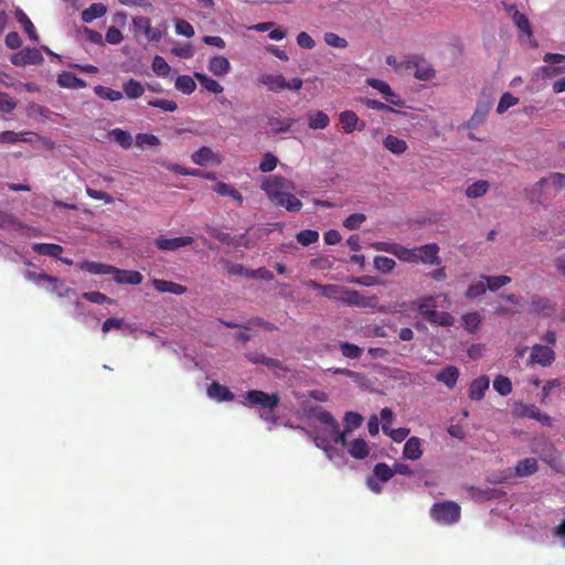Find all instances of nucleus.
Listing matches in <instances>:
<instances>
[{
  "label": "nucleus",
  "mask_w": 565,
  "mask_h": 565,
  "mask_svg": "<svg viewBox=\"0 0 565 565\" xmlns=\"http://www.w3.org/2000/svg\"><path fill=\"white\" fill-rule=\"evenodd\" d=\"M262 188L275 206L285 207L289 212L300 211L302 203L291 194L294 186L287 179H265Z\"/></svg>",
  "instance_id": "nucleus-1"
},
{
  "label": "nucleus",
  "mask_w": 565,
  "mask_h": 565,
  "mask_svg": "<svg viewBox=\"0 0 565 565\" xmlns=\"http://www.w3.org/2000/svg\"><path fill=\"white\" fill-rule=\"evenodd\" d=\"M279 403L280 396L278 393L269 394L260 390H250L246 392L243 405L249 408L258 407L265 411V414H262L260 417L266 422L275 424L277 417L274 415V411L278 407Z\"/></svg>",
  "instance_id": "nucleus-2"
},
{
  "label": "nucleus",
  "mask_w": 565,
  "mask_h": 565,
  "mask_svg": "<svg viewBox=\"0 0 565 565\" xmlns=\"http://www.w3.org/2000/svg\"><path fill=\"white\" fill-rule=\"evenodd\" d=\"M430 515L438 523L451 525L460 520L461 509L454 501L437 502L433 504Z\"/></svg>",
  "instance_id": "nucleus-3"
},
{
  "label": "nucleus",
  "mask_w": 565,
  "mask_h": 565,
  "mask_svg": "<svg viewBox=\"0 0 565 565\" xmlns=\"http://www.w3.org/2000/svg\"><path fill=\"white\" fill-rule=\"evenodd\" d=\"M540 179L534 188L529 192V199L531 202L543 203V201L552 193L563 189L565 186V179Z\"/></svg>",
  "instance_id": "nucleus-4"
},
{
  "label": "nucleus",
  "mask_w": 565,
  "mask_h": 565,
  "mask_svg": "<svg viewBox=\"0 0 565 565\" xmlns=\"http://www.w3.org/2000/svg\"><path fill=\"white\" fill-rule=\"evenodd\" d=\"M540 459L554 472L565 476V461L562 452L553 445L546 444L539 452Z\"/></svg>",
  "instance_id": "nucleus-5"
},
{
  "label": "nucleus",
  "mask_w": 565,
  "mask_h": 565,
  "mask_svg": "<svg viewBox=\"0 0 565 565\" xmlns=\"http://www.w3.org/2000/svg\"><path fill=\"white\" fill-rule=\"evenodd\" d=\"M14 66L23 67L26 65H41L44 57L41 50L35 47H24L23 50L13 53L10 58Z\"/></svg>",
  "instance_id": "nucleus-6"
},
{
  "label": "nucleus",
  "mask_w": 565,
  "mask_h": 565,
  "mask_svg": "<svg viewBox=\"0 0 565 565\" xmlns=\"http://www.w3.org/2000/svg\"><path fill=\"white\" fill-rule=\"evenodd\" d=\"M555 361V352L552 348L542 344H534L530 354L529 363L541 366H550Z\"/></svg>",
  "instance_id": "nucleus-7"
},
{
  "label": "nucleus",
  "mask_w": 565,
  "mask_h": 565,
  "mask_svg": "<svg viewBox=\"0 0 565 565\" xmlns=\"http://www.w3.org/2000/svg\"><path fill=\"white\" fill-rule=\"evenodd\" d=\"M416 262L415 263H424L429 265H439V247L435 243L426 244L420 247L415 248Z\"/></svg>",
  "instance_id": "nucleus-8"
},
{
  "label": "nucleus",
  "mask_w": 565,
  "mask_h": 565,
  "mask_svg": "<svg viewBox=\"0 0 565 565\" xmlns=\"http://www.w3.org/2000/svg\"><path fill=\"white\" fill-rule=\"evenodd\" d=\"M530 311L547 318L555 313L556 305L548 298L535 296L531 299Z\"/></svg>",
  "instance_id": "nucleus-9"
},
{
  "label": "nucleus",
  "mask_w": 565,
  "mask_h": 565,
  "mask_svg": "<svg viewBox=\"0 0 565 565\" xmlns=\"http://www.w3.org/2000/svg\"><path fill=\"white\" fill-rule=\"evenodd\" d=\"M503 6L505 11L511 15V19L513 23L518 26V29L529 38L532 36V28L525 14L520 12L516 9L515 4H507L505 2H503Z\"/></svg>",
  "instance_id": "nucleus-10"
},
{
  "label": "nucleus",
  "mask_w": 565,
  "mask_h": 565,
  "mask_svg": "<svg viewBox=\"0 0 565 565\" xmlns=\"http://www.w3.org/2000/svg\"><path fill=\"white\" fill-rule=\"evenodd\" d=\"M193 242L194 238L191 236H180L173 238L159 236L154 243L160 250H177L181 247L191 245Z\"/></svg>",
  "instance_id": "nucleus-11"
},
{
  "label": "nucleus",
  "mask_w": 565,
  "mask_h": 565,
  "mask_svg": "<svg viewBox=\"0 0 565 565\" xmlns=\"http://www.w3.org/2000/svg\"><path fill=\"white\" fill-rule=\"evenodd\" d=\"M78 268L92 275H113L117 267L99 262L84 260L77 264Z\"/></svg>",
  "instance_id": "nucleus-12"
},
{
  "label": "nucleus",
  "mask_w": 565,
  "mask_h": 565,
  "mask_svg": "<svg viewBox=\"0 0 565 565\" xmlns=\"http://www.w3.org/2000/svg\"><path fill=\"white\" fill-rule=\"evenodd\" d=\"M306 415L307 417L315 418L329 427L338 426V420L333 417V415L319 405L311 406L306 409Z\"/></svg>",
  "instance_id": "nucleus-13"
},
{
  "label": "nucleus",
  "mask_w": 565,
  "mask_h": 565,
  "mask_svg": "<svg viewBox=\"0 0 565 565\" xmlns=\"http://www.w3.org/2000/svg\"><path fill=\"white\" fill-rule=\"evenodd\" d=\"M489 385L490 380L486 375L475 379L468 388L469 398L472 401H481L484 397V394L489 388Z\"/></svg>",
  "instance_id": "nucleus-14"
},
{
  "label": "nucleus",
  "mask_w": 565,
  "mask_h": 565,
  "mask_svg": "<svg viewBox=\"0 0 565 565\" xmlns=\"http://www.w3.org/2000/svg\"><path fill=\"white\" fill-rule=\"evenodd\" d=\"M460 376L459 369L454 365H447L440 372L435 375L437 382L446 385L448 388H454Z\"/></svg>",
  "instance_id": "nucleus-15"
},
{
  "label": "nucleus",
  "mask_w": 565,
  "mask_h": 565,
  "mask_svg": "<svg viewBox=\"0 0 565 565\" xmlns=\"http://www.w3.org/2000/svg\"><path fill=\"white\" fill-rule=\"evenodd\" d=\"M207 395L217 402H232L235 398L230 388L218 382H213L209 385Z\"/></svg>",
  "instance_id": "nucleus-16"
},
{
  "label": "nucleus",
  "mask_w": 565,
  "mask_h": 565,
  "mask_svg": "<svg viewBox=\"0 0 565 565\" xmlns=\"http://www.w3.org/2000/svg\"><path fill=\"white\" fill-rule=\"evenodd\" d=\"M209 71L215 76H225L231 71V63L225 56L215 55L210 58Z\"/></svg>",
  "instance_id": "nucleus-17"
},
{
  "label": "nucleus",
  "mask_w": 565,
  "mask_h": 565,
  "mask_svg": "<svg viewBox=\"0 0 565 565\" xmlns=\"http://www.w3.org/2000/svg\"><path fill=\"white\" fill-rule=\"evenodd\" d=\"M152 286L159 292H169L173 295H183L186 292V287L173 281L154 278Z\"/></svg>",
  "instance_id": "nucleus-18"
},
{
  "label": "nucleus",
  "mask_w": 565,
  "mask_h": 565,
  "mask_svg": "<svg viewBox=\"0 0 565 565\" xmlns=\"http://www.w3.org/2000/svg\"><path fill=\"white\" fill-rule=\"evenodd\" d=\"M114 280L118 284L139 285L143 277L137 270L118 269L113 273Z\"/></svg>",
  "instance_id": "nucleus-19"
},
{
  "label": "nucleus",
  "mask_w": 565,
  "mask_h": 565,
  "mask_svg": "<svg viewBox=\"0 0 565 565\" xmlns=\"http://www.w3.org/2000/svg\"><path fill=\"white\" fill-rule=\"evenodd\" d=\"M490 108H491V102H486V103L479 102L473 115L467 121L466 127L469 129H475L479 125H481L486 120V117H487Z\"/></svg>",
  "instance_id": "nucleus-20"
},
{
  "label": "nucleus",
  "mask_w": 565,
  "mask_h": 565,
  "mask_svg": "<svg viewBox=\"0 0 565 565\" xmlns=\"http://www.w3.org/2000/svg\"><path fill=\"white\" fill-rule=\"evenodd\" d=\"M57 84L63 88L72 89L86 87V82L84 79L77 77L74 73L66 71L58 74Z\"/></svg>",
  "instance_id": "nucleus-21"
},
{
  "label": "nucleus",
  "mask_w": 565,
  "mask_h": 565,
  "mask_svg": "<svg viewBox=\"0 0 565 565\" xmlns=\"http://www.w3.org/2000/svg\"><path fill=\"white\" fill-rule=\"evenodd\" d=\"M106 13L107 7L102 2H95L82 11L81 19L84 23H92L94 20L104 17Z\"/></svg>",
  "instance_id": "nucleus-22"
},
{
  "label": "nucleus",
  "mask_w": 565,
  "mask_h": 565,
  "mask_svg": "<svg viewBox=\"0 0 565 565\" xmlns=\"http://www.w3.org/2000/svg\"><path fill=\"white\" fill-rule=\"evenodd\" d=\"M259 81L271 92L286 89L287 86V79L282 74H263Z\"/></svg>",
  "instance_id": "nucleus-23"
},
{
  "label": "nucleus",
  "mask_w": 565,
  "mask_h": 565,
  "mask_svg": "<svg viewBox=\"0 0 565 565\" xmlns=\"http://www.w3.org/2000/svg\"><path fill=\"white\" fill-rule=\"evenodd\" d=\"M308 127L312 130L324 129L330 124L329 116L322 110H315L307 114Z\"/></svg>",
  "instance_id": "nucleus-24"
},
{
  "label": "nucleus",
  "mask_w": 565,
  "mask_h": 565,
  "mask_svg": "<svg viewBox=\"0 0 565 565\" xmlns=\"http://www.w3.org/2000/svg\"><path fill=\"white\" fill-rule=\"evenodd\" d=\"M429 323L440 327H451L455 323L454 317L447 311L431 310L425 318Z\"/></svg>",
  "instance_id": "nucleus-25"
},
{
  "label": "nucleus",
  "mask_w": 565,
  "mask_h": 565,
  "mask_svg": "<svg viewBox=\"0 0 565 565\" xmlns=\"http://www.w3.org/2000/svg\"><path fill=\"white\" fill-rule=\"evenodd\" d=\"M539 470L537 460L535 458H524L515 465L514 471L518 477L532 476Z\"/></svg>",
  "instance_id": "nucleus-26"
},
{
  "label": "nucleus",
  "mask_w": 565,
  "mask_h": 565,
  "mask_svg": "<svg viewBox=\"0 0 565 565\" xmlns=\"http://www.w3.org/2000/svg\"><path fill=\"white\" fill-rule=\"evenodd\" d=\"M32 249L39 255L50 256L53 258H60L63 253V247L61 245L49 243H34L32 245Z\"/></svg>",
  "instance_id": "nucleus-27"
},
{
  "label": "nucleus",
  "mask_w": 565,
  "mask_h": 565,
  "mask_svg": "<svg viewBox=\"0 0 565 565\" xmlns=\"http://www.w3.org/2000/svg\"><path fill=\"white\" fill-rule=\"evenodd\" d=\"M423 451L420 448V440L417 437H411L406 440L404 448H403V456L404 458L411 459V460H417L422 457Z\"/></svg>",
  "instance_id": "nucleus-28"
},
{
  "label": "nucleus",
  "mask_w": 565,
  "mask_h": 565,
  "mask_svg": "<svg viewBox=\"0 0 565 565\" xmlns=\"http://www.w3.org/2000/svg\"><path fill=\"white\" fill-rule=\"evenodd\" d=\"M296 121L297 119L295 118L268 117V125L271 127V131L274 134H281L291 130Z\"/></svg>",
  "instance_id": "nucleus-29"
},
{
  "label": "nucleus",
  "mask_w": 565,
  "mask_h": 565,
  "mask_svg": "<svg viewBox=\"0 0 565 565\" xmlns=\"http://www.w3.org/2000/svg\"><path fill=\"white\" fill-rule=\"evenodd\" d=\"M17 21L23 26L24 32L28 34L30 40L39 41V35L35 28L24 11L18 8L14 12Z\"/></svg>",
  "instance_id": "nucleus-30"
},
{
  "label": "nucleus",
  "mask_w": 565,
  "mask_h": 565,
  "mask_svg": "<svg viewBox=\"0 0 565 565\" xmlns=\"http://www.w3.org/2000/svg\"><path fill=\"white\" fill-rule=\"evenodd\" d=\"M146 87L137 79L129 78L122 83V90L130 99H137L145 93Z\"/></svg>",
  "instance_id": "nucleus-31"
},
{
  "label": "nucleus",
  "mask_w": 565,
  "mask_h": 565,
  "mask_svg": "<svg viewBox=\"0 0 565 565\" xmlns=\"http://www.w3.org/2000/svg\"><path fill=\"white\" fill-rule=\"evenodd\" d=\"M349 454L355 459H365L370 454V448L364 439L355 438L350 444Z\"/></svg>",
  "instance_id": "nucleus-32"
},
{
  "label": "nucleus",
  "mask_w": 565,
  "mask_h": 565,
  "mask_svg": "<svg viewBox=\"0 0 565 565\" xmlns=\"http://www.w3.org/2000/svg\"><path fill=\"white\" fill-rule=\"evenodd\" d=\"M215 192L221 196H228L237 202L238 205L243 203V196L236 188L231 184L218 182L214 186Z\"/></svg>",
  "instance_id": "nucleus-33"
},
{
  "label": "nucleus",
  "mask_w": 565,
  "mask_h": 565,
  "mask_svg": "<svg viewBox=\"0 0 565 565\" xmlns=\"http://www.w3.org/2000/svg\"><path fill=\"white\" fill-rule=\"evenodd\" d=\"M359 117L353 110H344L339 115V120L345 134H351L356 129Z\"/></svg>",
  "instance_id": "nucleus-34"
},
{
  "label": "nucleus",
  "mask_w": 565,
  "mask_h": 565,
  "mask_svg": "<svg viewBox=\"0 0 565 565\" xmlns=\"http://www.w3.org/2000/svg\"><path fill=\"white\" fill-rule=\"evenodd\" d=\"M194 77L207 92L214 94H220L223 92V86L217 81L209 77L207 75L200 72H194Z\"/></svg>",
  "instance_id": "nucleus-35"
},
{
  "label": "nucleus",
  "mask_w": 565,
  "mask_h": 565,
  "mask_svg": "<svg viewBox=\"0 0 565 565\" xmlns=\"http://www.w3.org/2000/svg\"><path fill=\"white\" fill-rule=\"evenodd\" d=\"M109 137H111L124 149H129L132 146L134 140L131 134L120 128L110 130Z\"/></svg>",
  "instance_id": "nucleus-36"
},
{
  "label": "nucleus",
  "mask_w": 565,
  "mask_h": 565,
  "mask_svg": "<svg viewBox=\"0 0 565 565\" xmlns=\"http://www.w3.org/2000/svg\"><path fill=\"white\" fill-rule=\"evenodd\" d=\"M383 145L387 150H390L391 152H393L395 154H401V153L405 152V150L407 149V145H406L405 140L399 139L393 135H388L384 139Z\"/></svg>",
  "instance_id": "nucleus-37"
},
{
  "label": "nucleus",
  "mask_w": 565,
  "mask_h": 565,
  "mask_svg": "<svg viewBox=\"0 0 565 565\" xmlns=\"http://www.w3.org/2000/svg\"><path fill=\"white\" fill-rule=\"evenodd\" d=\"M481 279H483L486 281L487 288L490 291H497L501 287H503V286L508 285L509 282H511V278L509 276H505V275H500V276L482 275Z\"/></svg>",
  "instance_id": "nucleus-38"
},
{
  "label": "nucleus",
  "mask_w": 565,
  "mask_h": 565,
  "mask_svg": "<svg viewBox=\"0 0 565 565\" xmlns=\"http://www.w3.org/2000/svg\"><path fill=\"white\" fill-rule=\"evenodd\" d=\"M416 309L420 313L423 318H425L431 310H435L437 307V302L435 297L433 296H425L419 298L415 302Z\"/></svg>",
  "instance_id": "nucleus-39"
},
{
  "label": "nucleus",
  "mask_w": 565,
  "mask_h": 565,
  "mask_svg": "<svg viewBox=\"0 0 565 565\" xmlns=\"http://www.w3.org/2000/svg\"><path fill=\"white\" fill-rule=\"evenodd\" d=\"M175 88L185 95H190L195 90L196 84L191 76L180 75L175 79Z\"/></svg>",
  "instance_id": "nucleus-40"
},
{
  "label": "nucleus",
  "mask_w": 565,
  "mask_h": 565,
  "mask_svg": "<svg viewBox=\"0 0 565 565\" xmlns=\"http://www.w3.org/2000/svg\"><path fill=\"white\" fill-rule=\"evenodd\" d=\"M392 255H394L402 262H408V263L416 262L415 248H407L397 243H395Z\"/></svg>",
  "instance_id": "nucleus-41"
},
{
  "label": "nucleus",
  "mask_w": 565,
  "mask_h": 565,
  "mask_svg": "<svg viewBox=\"0 0 565 565\" xmlns=\"http://www.w3.org/2000/svg\"><path fill=\"white\" fill-rule=\"evenodd\" d=\"M94 92L98 97H100L103 99L110 100V102H117L122 98L121 92L111 89V88L103 86V85L95 86Z\"/></svg>",
  "instance_id": "nucleus-42"
},
{
  "label": "nucleus",
  "mask_w": 565,
  "mask_h": 565,
  "mask_svg": "<svg viewBox=\"0 0 565 565\" xmlns=\"http://www.w3.org/2000/svg\"><path fill=\"white\" fill-rule=\"evenodd\" d=\"M539 412H540V409L535 405L523 404V403L516 405V407L514 409V413L516 416L523 417V418H532L535 420H536V418H539Z\"/></svg>",
  "instance_id": "nucleus-43"
},
{
  "label": "nucleus",
  "mask_w": 565,
  "mask_h": 565,
  "mask_svg": "<svg viewBox=\"0 0 565 565\" xmlns=\"http://www.w3.org/2000/svg\"><path fill=\"white\" fill-rule=\"evenodd\" d=\"M373 473L382 482H387L394 477L393 467L385 462L376 463L373 468Z\"/></svg>",
  "instance_id": "nucleus-44"
},
{
  "label": "nucleus",
  "mask_w": 565,
  "mask_h": 565,
  "mask_svg": "<svg viewBox=\"0 0 565 565\" xmlns=\"http://www.w3.org/2000/svg\"><path fill=\"white\" fill-rule=\"evenodd\" d=\"M493 388L502 396H507L512 392V383L508 376L498 375L493 380Z\"/></svg>",
  "instance_id": "nucleus-45"
},
{
  "label": "nucleus",
  "mask_w": 565,
  "mask_h": 565,
  "mask_svg": "<svg viewBox=\"0 0 565 565\" xmlns=\"http://www.w3.org/2000/svg\"><path fill=\"white\" fill-rule=\"evenodd\" d=\"M481 321L482 318L478 312H469L462 316V323L465 328L471 333L479 329Z\"/></svg>",
  "instance_id": "nucleus-46"
},
{
  "label": "nucleus",
  "mask_w": 565,
  "mask_h": 565,
  "mask_svg": "<svg viewBox=\"0 0 565 565\" xmlns=\"http://www.w3.org/2000/svg\"><path fill=\"white\" fill-rule=\"evenodd\" d=\"M297 242L302 246H309L319 239V233L316 230H302L296 235Z\"/></svg>",
  "instance_id": "nucleus-47"
},
{
  "label": "nucleus",
  "mask_w": 565,
  "mask_h": 565,
  "mask_svg": "<svg viewBox=\"0 0 565 565\" xmlns=\"http://www.w3.org/2000/svg\"><path fill=\"white\" fill-rule=\"evenodd\" d=\"M487 289L488 288H487L486 281L480 278L479 281H476V282H472L469 285V287L467 288V290L465 292V296L468 299H475L477 297L484 295Z\"/></svg>",
  "instance_id": "nucleus-48"
},
{
  "label": "nucleus",
  "mask_w": 565,
  "mask_h": 565,
  "mask_svg": "<svg viewBox=\"0 0 565 565\" xmlns=\"http://www.w3.org/2000/svg\"><path fill=\"white\" fill-rule=\"evenodd\" d=\"M488 189H489V183L486 180H478L477 182H475L473 184L468 186L466 194L469 198L476 199V198H480L483 194H486Z\"/></svg>",
  "instance_id": "nucleus-49"
},
{
  "label": "nucleus",
  "mask_w": 565,
  "mask_h": 565,
  "mask_svg": "<svg viewBox=\"0 0 565 565\" xmlns=\"http://www.w3.org/2000/svg\"><path fill=\"white\" fill-rule=\"evenodd\" d=\"M361 103L370 109L384 110L393 114H403L402 111L394 109L392 106L376 99L361 98Z\"/></svg>",
  "instance_id": "nucleus-50"
},
{
  "label": "nucleus",
  "mask_w": 565,
  "mask_h": 565,
  "mask_svg": "<svg viewBox=\"0 0 565 565\" xmlns=\"http://www.w3.org/2000/svg\"><path fill=\"white\" fill-rule=\"evenodd\" d=\"M152 71L158 75L166 77L169 75L171 67L160 55H156L151 64Z\"/></svg>",
  "instance_id": "nucleus-51"
},
{
  "label": "nucleus",
  "mask_w": 565,
  "mask_h": 565,
  "mask_svg": "<svg viewBox=\"0 0 565 565\" xmlns=\"http://www.w3.org/2000/svg\"><path fill=\"white\" fill-rule=\"evenodd\" d=\"M344 288L345 287L340 285H324L322 287L321 295L324 296L326 298L341 301V298H343Z\"/></svg>",
  "instance_id": "nucleus-52"
},
{
  "label": "nucleus",
  "mask_w": 565,
  "mask_h": 565,
  "mask_svg": "<svg viewBox=\"0 0 565 565\" xmlns=\"http://www.w3.org/2000/svg\"><path fill=\"white\" fill-rule=\"evenodd\" d=\"M395 260L386 256H375L374 267L381 273H391L395 267Z\"/></svg>",
  "instance_id": "nucleus-53"
},
{
  "label": "nucleus",
  "mask_w": 565,
  "mask_h": 565,
  "mask_svg": "<svg viewBox=\"0 0 565 565\" xmlns=\"http://www.w3.org/2000/svg\"><path fill=\"white\" fill-rule=\"evenodd\" d=\"M214 158V152L209 147H201L192 156L196 164L204 166Z\"/></svg>",
  "instance_id": "nucleus-54"
},
{
  "label": "nucleus",
  "mask_w": 565,
  "mask_h": 565,
  "mask_svg": "<svg viewBox=\"0 0 565 565\" xmlns=\"http://www.w3.org/2000/svg\"><path fill=\"white\" fill-rule=\"evenodd\" d=\"M340 350L342 355L348 359H360L362 355V349L353 343L341 342Z\"/></svg>",
  "instance_id": "nucleus-55"
},
{
  "label": "nucleus",
  "mask_w": 565,
  "mask_h": 565,
  "mask_svg": "<svg viewBox=\"0 0 565 565\" xmlns=\"http://www.w3.org/2000/svg\"><path fill=\"white\" fill-rule=\"evenodd\" d=\"M341 301L349 306L360 307L363 301V295L358 290H349L344 288L343 298H341Z\"/></svg>",
  "instance_id": "nucleus-56"
},
{
  "label": "nucleus",
  "mask_w": 565,
  "mask_h": 565,
  "mask_svg": "<svg viewBox=\"0 0 565 565\" xmlns=\"http://www.w3.org/2000/svg\"><path fill=\"white\" fill-rule=\"evenodd\" d=\"M519 103V98L514 97L511 93L507 92L504 93L497 106V113L503 114L505 113L510 107L516 105Z\"/></svg>",
  "instance_id": "nucleus-57"
},
{
  "label": "nucleus",
  "mask_w": 565,
  "mask_h": 565,
  "mask_svg": "<svg viewBox=\"0 0 565 565\" xmlns=\"http://www.w3.org/2000/svg\"><path fill=\"white\" fill-rule=\"evenodd\" d=\"M160 145V140L157 136L151 134H138L136 136V146L138 148H145L146 146L157 147Z\"/></svg>",
  "instance_id": "nucleus-58"
},
{
  "label": "nucleus",
  "mask_w": 565,
  "mask_h": 565,
  "mask_svg": "<svg viewBox=\"0 0 565 565\" xmlns=\"http://www.w3.org/2000/svg\"><path fill=\"white\" fill-rule=\"evenodd\" d=\"M225 269L231 276H244L250 278V269L242 264L225 262Z\"/></svg>",
  "instance_id": "nucleus-59"
},
{
  "label": "nucleus",
  "mask_w": 565,
  "mask_h": 565,
  "mask_svg": "<svg viewBox=\"0 0 565 565\" xmlns=\"http://www.w3.org/2000/svg\"><path fill=\"white\" fill-rule=\"evenodd\" d=\"M148 105L167 113H173L178 109L177 103L171 99H151L148 102Z\"/></svg>",
  "instance_id": "nucleus-60"
},
{
  "label": "nucleus",
  "mask_w": 565,
  "mask_h": 565,
  "mask_svg": "<svg viewBox=\"0 0 565 565\" xmlns=\"http://www.w3.org/2000/svg\"><path fill=\"white\" fill-rule=\"evenodd\" d=\"M25 278L28 280L36 282V284L42 282V281H46L50 284H56L58 281V279L54 276H51L46 273H36V271H26Z\"/></svg>",
  "instance_id": "nucleus-61"
},
{
  "label": "nucleus",
  "mask_w": 565,
  "mask_h": 565,
  "mask_svg": "<svg viewBox=\"0 0 565 565\" xmlns=\"http://www.w3.org/2000/svg\"><path fill=\"white\" fill-rule=\"evenodd\" d=\"M324 42L329 46L337 49H345L349 45L348 41L344 38H341L333 32L324 33Z\"/></svg>",
  "instance_id": "nucleus-62"
},
{
  "label": "nucleus",
  "mask_w": 565,
  "mask_h": 565,
  "mask_svg": "<svg viewBox=\"0 0 565 565\" xmlns=\"http://www.w3.org/2000/svg\"><path fill=\"white\" fill-rule=\"evenodd\" d=\"M414 76L420 81H429L435 76V70L430 65L416 64Z\"/></svg>",
  "instance_id": "nucleus-63"
},
{
  "label": "nucleus",
  "mask_w": 565,
  "mask_h": 565,
  "mask_svg": "<svg viewBox=\"0 0 565 565\" xmlns=\"http://www.w3.org/2000/svg\"><path fill=\"white\" fill-rule=\"evenodd\" d=\"M365 220L366 216L364 214L354 213L343 221V226L351 231L358 230Z\"/></svg>",
  "instance_id": "nucleus-64"
}]
</instances>
